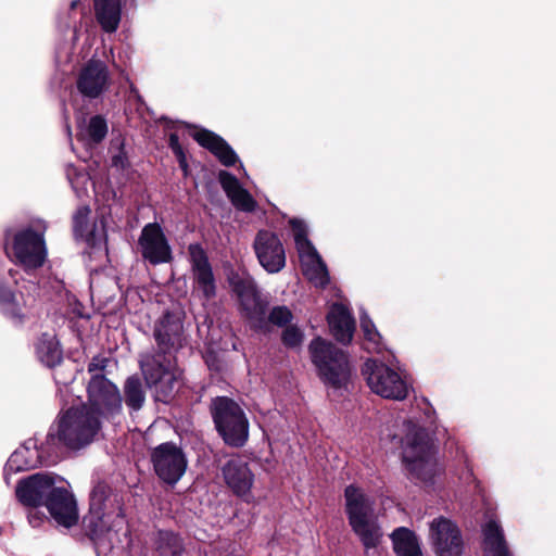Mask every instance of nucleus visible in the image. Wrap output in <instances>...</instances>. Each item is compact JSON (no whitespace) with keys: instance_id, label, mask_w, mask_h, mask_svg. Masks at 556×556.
Returning a JSON list of instances; mask_svg holds the SVG:
<instances>
[{"instance_id":"obj_31","label":"nucleus","mask_w":556,"mask_h":556,"mask_svg":"<svg viewBox=\"0 0 556 556\" xmlns=\"http://www.w3.org/2000/svg\"><path fill=\"white\" fill-rule=\"evenodd\" d=\"M123 392V401H125L126 406L130 410L138 412L143 407L146 403V390L138 375H131L125 380Z\"/></svg>"},{"instance_id":"obj_29","label":"nucleus","mask_w":556,"mask_h":556,"mask_svg":"<svg viewBox=\"0 0 556 556\" xmlns=\"http://www.w3.org/2000/svg\"><path fill=\"white\" fill-rule=\"evenodd\" d=\"M153 547L159 556H182L184 539L172 530H159L153 538Z\"/></svg>"},{"instance_id":"obj_43","label":"nucleus","mask_w":556,"mask_h":556,"mask_svg":"<svg viewBox=\"0 0 556 556\" xmlns=\"http://www.w3.org/2000/svg\"><path fill=\"white\" fill-rule=\"evenodd\" d=\"M361 329L364 333L365 340L372 342L375 344L379 343L381 334L377 330L374 321L366 314L361 316Z\"/></svg>"},{"instance_id":"obj_11","label":"nucleus","mask_w":556,"mask_h":556,"mask_svg":"<svg viewBox=\"0 0 556 556\" xmlns=\"http://www.w3.org/2000/svg\"><path fill=\"white\" fill-rule=\"evenodd\" d=\"M430 538L437 556H462L464 542L458 527L445 517L430 523Z\"/></svg>"},{"instance_id":"obj_48","label":"nucleus","mask_w":556,"mask_h":556,"mask_svg":"<svg viewBox=\"0 0 556 556\" xmlns=\"http://www.w3.org/2000/svg\"><path fill=\"white\" fill-rule=\"evenodd\" d=\"M177 159V162L179 164V168L181 169L184 177H188L189 175V165L187 161V154L186 151H180L178 153L174 154Z\"/></svg>"},{"instance_id":"obj_6","label":"nucleus","mask_w":556,"mask_h":556,"mask_svg":"<svg viewBox=\"0 0 556 556\" xmlns=\"http://www.w3.org/2000/svg\"><path fill=\"white\" fill-rule=\"evenodd\" d=\"M140 369L154 401L169 404L179 388L176 358L151 354L140 362Z\"/></svg>"},{"instance_id":"obj_10","label":"nucleus","mask_w":556,"mask_h":556,"mask_svg":"<svg viewBox=\"0 0 556 556\" xmlns=\"http://www.w3.org/2000/svg\"><path fill=\"white\" fill-rule=\"evenodd\" d=\"M153 338L156 350L153 354L176 358L177 352L184 346V323L178 313L166 309L154 323Z\"/></svg>"},{"instance_id":"obj_3","label":"nucleus","mask_w":556,"mask_h":556,"mask_svg":"<svg viewBox=\"0 0 556 556\" xmlns=\"http://www.w3.org/2000/svg\"><path fill=\"white\" fill-rule=\"evenodd\" d=\"M214 428L224 444L241 448L249 441L250 421L242 406L232 397L218 395L208 405Z\"/></svg>"},{"instance_id":"obj_52","label":"nucleus","mask_w":556,"mask_h":556,"mask_svg":"<svg viewBox=\"0 0 556 556\" xmlns=\"http://www.w3.org/2000/svg\"><path fill=\"white\" fill-rule=\"evenodd\" d=\"M253 243H255V244L263 243L262 239H261V232L256 236V238H255Z\"/></svg>"},{"instance_id":"obj_30","label":"nucleus","mask_w":556,"mask_h":556,"mask_svg":"<svg viewBox=\"0 0 556 556\" xmlns=\"http://www.w3.org/2000/svg\"><path fill=\"white\" fill-rule=\"evenodd\" d=\"M260 264L268 273H278L286 265L283 245H253Z\"/></svg>"},{"instance_id":"obj_13","label":"nucleus","mask_w":556,"mask_h":556,"mask_svg":"<svg viewBox=\"0 0 556 556\" xmlns=\"http://www.w3.org/2000/svg\"><path fill=\"white\" fill-rule=\"evenodd\" d=\"M222 473L226 485L231 492L249 503L251 489L254 483V473L248 462L241 457L230 458L222 467Z\"/></svg>"},{"instance_id":"obj_46","label":"nucleus","mask_w":556,"mask_h":556,"mask_svg":"<svg viewBox=\"0 0 556 556\" xmlns=\"http://www.w3.org/2000/svg\"><path fill=\"white\" fill-rule=\"evenodd\" d=\"M28 522L29 525L33 527V528H37V527H40L41 523L45 521V520H48L47 516L45 515V513L38 510V508H31V510L28 513Z\"/></svg>"},{"instance_id":"obj_45","label":"nucleus","mask_w":556,"mask_h":556,"mask_svg":"<svg viewBox=\"0 0 556 556\" xmlns=\"http://www.w3.org/2000/svg\"><path fill=\"white\" fill-rule=\"evenodd\" d=\"M16 300L15 292L0 280V307Z\"/></svg>"},{"instance_id":"obj_22","label":"nucleus","mask_w":556,"mask_h":556,"mask_svg":"<svg viewBox=\"0 0 556 556\" xmlns=\"http://www.w3.org/2000/svg\"><path fill=\"white\" fill-rule=\"evenodd\" d=\"M5 254L25 270L37 269L47 258L46 245H3Z\"/></svg>"},{"instance_id":"obj_16","label":"nucleus","mask_w":556,"mask_h":556,"mask_svg":"<svg viewBox=\"0 0 556 556\" xmlns=\"http://www.w3.org/2000/svg\"><path fill=\"white\" fill-rule=\"evenodd\" d=\"M51 518L64 528L78 522V508L74 495L63 486H54L45 505Z\"/></svg>"},{"instance_id":"obj_15","label":"nucleus","mask_w":556,"mask_h":556,"mask_svg":"<svg viewBox=\"0 0 556 556\" xmlns=\"http://www.w3.org/2000/svg\"><path fill=\"white\" fill-rule=\"evenodd\" d=\"M192 279L205 300L216 296L217 286L212 265L202 245H189Z\"/></svg>"},{"instance_id":"obj_41","label":"nucleus","mask_w":556,"mask_h":556,"mask_svg":"<svg viewBox=\"0 0 556 556\" xmlns=\"http://www.w3.org/2000/svg\"><path fill=\"white\" fill-rule=\"evenodd\" d=\"M289 230L292 233L293 243H312L308 239V225L299 217H292L288 220Z\"/></svg>"},{"instance_id":"obj_53","label":"nucleus","mask_w":556,"mask_h":556,"mask_svg":"<svg viewBox=\"0 0 556 556\" xmlns=\"http://www.w3.org/2000/svg\"><path fill=\"white\" fill-rule=\"evenodd\" d=\"M162 121H165L167 122L168 124H173V122L170 119H168L167 117H162Z\"/></svg>"},{"instance_id":"obj_39","label":"nucleus","mask_w":556,"mask_h":556,"mask_svg":"<svg viewBox=\"0 0 556 556\" xmlns=\"http://www.w3.org/2000/svg\"><path fill=\"white\" fill-rule=\"evenodd\" d=\"M229 283L232 291L238 296L239 302L257 292L256 288L251 281L240 277L239 275H232L229 278Z\"/></svg>"},{"instance_id":"obj_7","label":"nucleus","mask_w":556,"mask_h":556,"mask_svg":"<svg viewBox=\"0 0 556 556\" xmlns=\"http://www.w3.org/2000/svg\"><path fill=\"white\" fill-rule=\"evenodd\" d=\"M83 404L102 424L113 420L123 412V396L119 389L103 374L91 376L87 386V401Z\"/></svg>"},{"instance_id":"obj_23","label":"nucleus","mask_w":556,"mask_h":556,"mask_svg":"<svg viewBox=\"0 0 556 556\" xmlns=\"http://www.w3.org/2000/svg\"><path fill=\"white\" fill-rule=\"evenodd\" d=\"M96 20L104 33L117 30L122 20V0H93Z\"/></svg>"},{"instance_id":"obj_24","label":"nucleus","mask_w":556,"mask_h":556,"mask_svg":"<svg viewBox=\"0 0 556 556\" xmlns=\"http://www.w3.org/2000/svg\"><path fill=\"white\" fill-rule=\"evenodd\" d=\"M390 540L395 556H424L418 535L406 527L395 528Z\"/></svg>"},{"instance_id":"obj_2","label":"nucleus","mask_w":556,"mask_h":556,"mask_svg":"<svg viewBox=\"0 0 556 556\" xmlns=\"http://www.w3.org/2000/svg\"><path fill=\"white\" fill-rule=\"evenodd\" d=\"M308 353L316 374L324 386L332 391H348L352 380V365L349 354L331 341L314 338Z\"/></svg>"},{"instance_id":"obj_35","label":"nucleus","mask_w":556,"mask_h":556,"mask_svg":"<svg viewBox=\"0 0 556 556\" xmlns=\"http://www.w3.org/2000/svg\"><path fill=\"white\" fill-rule=\"evenodd\" d=\"M293 319V314L291 309L286 305H277L274 306L268 313L266 320H268L269 331L271 330V325L277 327H287L291 325Z\"/></svg>"},{"instance_id":"obj_14","label":"nucleus","mask_w":556,"mask_h":556,"mask_svg":"<svg viewBox=\"0 0 556 556\" xmlns=\"http://www.w3.org/2000/svg\"><path fill=\"white\" fill-rule=\"evenodd\" d=\"M109 84L108 66L100 60H89L79 71L76 88L88 99L100 97Z\"/></svg>"},{"instance_id":"obj_26","label":"nucleus","mask_w":556,"mask_h":556,"mask_svg":"<svg viewBox=\"0 0 556 556\" xmlns=\"http://www.w3.org/2000/svg\"><path fill=\"white\" fill-rule=\"evenodd\" d=\"M403 464L408 471V478L425 483H432L435 476L434 464L430 454L410 456L403 454Z\"/></svg>"},{"instance_id":"obj_28","label":"nucleus","mask_w":556,"mask_h":556,"mask_svg":"<svg viewBox=\"0 0 556 556\" xmlns=\"http://www.w3.org/2000/svg\"><path fill=\"white\" fill-rule=\"evenodd\" d=\"M483 545L489 556H511L501 526L490 520L482 529Z\"/></svg>"},{"instance_id":"obj_34","label":"nucleus","mask_w":556,"mask_h":556,"mask_svg":"<svg viewBox=\"0 0 556 556\" xmlns=\"http://www.w3.org/2000/svg\"><path fill=\"white\" fill-rule=\"evenodd\" d=\"M141 255L152 265L168 263L173 258L170 245H141Z\"/></svg>"},{"instance_id":"obj_9","label":"nucleus","mask_w":556,"mask_h":556,"mask_svg":"<svg viewBox=\"0 0 556 556\" xmlns=\"http://www.w3.org/2000/svg\"><path fill=\"white\" fill-rule=\"evenodd\" d=\"M150 460L156 477L170 486L177 484L188 467L185 452L172 441L161 443L152 448Z\"/></svg>"},{"instance_id":"obj_27","label":"nucleus","mask_w":556,"mask_h":556,"mask_svg":"<svg viewBox=\"0 0 556 556\" xmlns=\"http://www.w3.org/2000/svg\"><path fill=\"white\" fill-rule=\"evenodd\" d=\"M36 353L42 364L49 368L60 365L63 361V351L54 334L43 332L36 343Z\"/></svg>"},{"instance_id":"obj_1","label":"nucleus","mask_w":556,"mask_h":556,"mask_svg":"<svg viewBox=\"0 0 556 556\" xmlns=\"http://www.w3.org/2000/svg\"><path fill=\"white\" fill-rule=\"evenodd\" d=\"M102 422L96 417L83 403L78 406L67 408L62 415L59 416L56 427H50L46 437V442L40 447L37 446L35 440L29 439L24 445L16 450L9 458V464L16 470H25L34 466L31 459H22L26 453L30 452L33 446L36 457L45 448L53 446H65L72 451H79L92 442H94L102 429Z\"/></svg>"},{"instance_id":"obj_33","label":"nucleus","mask_w":556,"mask_h":556,"mask_svg":"<svg viewBox=\"0 0 556 556\" xmlns=\"http://www.w3.org/2000/svg\"><path fill=\"white\" fill-rule=\"evenodd\" d=\"M205 365L210 370L211 377L217 381H222L228 372V364L224 356L214 350H206L203 355Z\"/></svg>"},{"instance_id":"obj_40","label":"nucleus","mask_w":556,"mask_h":556,"mask_svg":"<svg viewBox=\"0 0 556 556\" xmlns=\"http://www.w3.org/2000/svg\"><path fill=\"white\" fill-rule=\"evenodd\" d=\"M137 243H167L165 235L157 223L146 225Z\"/></svg>"},{"instance_id":"obj_36","label":"nucleus","mask_w":556,"mask_h":556,"mask_svg":"<svg viewBox=\"0 0 556 556\" xmlns=\"http://www.w3.org/2000/svg\"><path fill=\"white\" fill-rule=\"evenodd\" d=\"M87 135L92 143H100L108 135V124L103 116L94 115L89 119Z\"/></svg>"},{"instance_id":"obj_21","label":"nucleus","mask_w":556,"mask_h":556,"mask_svg":"<svg viewBox=\"0 0 556 556\" xmlns=\"http://www.w3.org/2000/svg\"><path fill=\"white\" fill-rule=\"evenodd\" d=\"M241 311L248 320L250 328L255 332L268 333V320H266L269 302L257 291L239 302Z\"/></svg>"},{"instance_id":"obj_50","label":"nucleus","mask_w":556,"mask_h":556,"mask_svg":"<svg viewBox=\"0 0 556 556\" xmlns=\"http://www.w3.org/2000/svg\"><path fill=\"white\" fill-rule=\"evenodd\" d=\"M168 147H169V149L172 150V152L174 154L185 150L182 148V146L180 144L179 137H178V135L176 132H170L169 134V136H168Z\"/></svg>"},{"instance_id":"obj_19","label":"nucleus","mask_w":556,"mask_h":556,"mask_svg":"<svg viewBox=\"0 0 556 556\" xmlns=\"http://www.w3.org/2000/svg\"><path fill=\"white\" fill-rule=\"evenodd\" d=\"M326 320L337 342L349 345L356 329V321L350 309L342 303H333L327 313Z\"/></svg>"},{"instance_id":"obj_20","label":"nucleus","mask_w":556,"mask_h":556,"mask_svg":"<svg viewBox=\"0 0 556 556\" xmlns=\"http://www.w3.org/2000/svg\"><path fill=\"white\" fill-rule=\"evenodd\" d=\"M217 178L227 198L237 210L248 213L255 210L256 201L251 193L241 186L239 179L233 174L220 169Z\"/></svg>"},{"instance_id":"obj_51","label":"nucleus","mask_w":556,"mask_h":556,"mask_svg":"<svg viewBox=\"0 0 556 556\" xmlns=\"http://www.w3.org/2000/svg\"><path fill=\"white\" fill-rule=\"evenodd\" d=\"M108 247L109 245H96V244L88 245V249L84 253L88 254V255H91L93 253H103L104 256L106 257L108 253H109Z\"/></svg>"},{"instance_id":"obj_42","label":"nucleus","mask_w":556,"mask_h":556,"mask_svg":"<svg viewBox=\"0 0 556 556\" xmlns=\"http://www.w3.org/2000/svg\"><path fill=\"white\" fill-rule=\"evenodd\" d=\"M0 312L9 318L14 326H22L26 320L21 305L15 301L0 307Z\"/></svg>"},{"instance_id":"obj_25","label":"nucleus","mask_w":556,"mask_h":556,"mask_svg":"<svg viewBox=\"0 0 556 556\" xmlns=\"http://www.w3.org/2000/svg\"><path fill=\"white\" fill-rule=\"evenodd\" d=\"M47 223L43 219L35 218L29 224L21 228L15 233L12 228L4 229V243H46L45 235L47 231Z\"/></svg>"},{"instance_id":"obj_8","label":"nucleus","mask_w":556,"mask_h":556,"mask_svg":"<svg viewBox=\"0 0 556 556\" xmlns=\"http://www.w3.org/2000/svg\"><path fill=\"white\" fill-rule=\"evenodd\" d=\"M362 375L372 392L384 399L402 401L408 390L405 381L391 367L368 358L362 366Z\"/></svg>"},{"instance_id":"obj_38","label":"nucleus","mask_w":556,"mask_h":556,"mask_svg":"<svg viewBox=\"0 0 556 556\" xmlns=\"http://www.w3.org/2000/svg\"><path fill=\"white\" fill-rule=\"evenodd\" d=\"M281 343L287 349H298L303 344L304 332L296 325H289L281 332Z\"/></svg>"},{"instance_id":"obj_4","label":"nucleus","mask_w":556,"mask_h":556,"mask_svg":"<svg viewBox=\"0 0 556 556\" xmlns=\"http://www.w3.org/2000/svg\"><path fill=\"white\" fill-rule=\"evenodd\" d=\"M344 511L352 531L358 536L365 549L376 548L381 541L382 532L372 520L374 501L355 484L344 489Z\"/></svg>"},{"instance_id":"obj_32","label":"nucleus","mask_w":556,"mask_h":556,"mask_svg":"<svg viewBox=\"0 0 556 556\" xmlns=\"http://www.w3.org/2000/svg\"><path fill=\"white\" fill-rule=\"evenodd\" d=\"M431 444L425 428L414 427L406 434V448L403 454L410 456L430 454Z\"/></svg>"},{"instance_id":"obj_17","label":"nucleus","mask_w":556,"mask_h":556,"mask_svg":"<svg viewBox=\"0 0 556 556\" xmlns=\"http://www.w3.org/2000/svg\"><path fill=\"white\" fill-rule=\"evenodd\" d=\"M185 127L195 129L191 137L199 146L210 151L224 166H233L239 157L231 146L216 132L198 127L197 125L184 123Z\"/></svg>"},{"instance_id":"obj_12","label":"nucleus","mask_w":556,"mask_h":556,"mask_svg":"<svg viewBox=\"0 0 556 556\" xmlns=\"http://www.w3.org/2000/svg\"><path fill=\"white\" fill-rule=\"evenodd\" d=\"M54 486L52 475L37 472L17 482L15 495L22 505L39 508L45 505Z\"/></svg>"},{"instance_id":"obj_47","label":"nucleus","mask_w":556,"mask_h":556,"mask_svg":"<svg viewBox=\"0 0 556 556\" xmlns=\"http://www.w3.org/2000/svg\"><path fill=\"white\" fill-rule=\"evenodd\" d=\"M108 359L101 356H94L91 362L88 364V371L93 372L97 370H104L106 367Z\"/></svg>"},{"instance_id":"obj_37","label":"nucleus","mask_w":556,"mask_h":556,"mask_svg":"<svg viewBox=\"0 0 556 556\" xmlns=\"http://www.w3.org/2000/svg\"><path fill=\"white\" fill-rule=\"evenodd\" d=\"M299 252H307L308 255L313 256L317 261L316 278L319 279V286L325 288L329 282V274L326 264L321 260L320 255L315 249V245H296Z\"/></svg>"},{"instance_id":"obj_54","label":"nucleus","mask_w":556,"mask_h":556,"mask_svg":"<svg viewBox=\"0 0 556 556\" xmlns=\"http://www.w3.org/2000/svg\"><path fill=\"white\" fill-rule=\"evenodd\" d=\"M76 5H77V1H73V2L71 3V8H72V9H74Z\"/></svg>"},{"instance_id":"obj_44","label":"nucleus","mask_w":556,"mask_h":556,"mask_svg":"<svg viewBox=\"0 0 556 556\" xmlns=\"http://www.w3.org/2000/svg\"><path fill=\"white\" fill-rule=\"evenodd\" d=\"M129 165L130 164L128 161L127 153L124 149V146L122 144L118 152L112 156V166L121 169H126L129 167Z\"/></svg>"},{"instance_id":"obj_18","label":"nucleus","mask_w":556,"mask_h":556,"mask_svg":"<svg viewBox=\"0 0 556 556\" xmlns=\"http://www.w3.org/2000/svg\"><path fill=\"white\" fill-rule=\"evenodd\" d=\"M91 210L89 206H80L77 208L73 216V233L75 240H81L85 243H108V236L105 230V220L89 223V215Z\"/></svg>"},{"instance_id":"obj_49","label":"nucleus","mask_w":556,"mask_h":556,"mask_svg":"<svg viewBox=\"0 0 556 556\" xmlns=\"http://www.w3.org/2000/svg\"><path fill=\"white\" fill-rule=\"evenodd\" d=\"M168 147H169V149L172 150V152L174 154L185 150L182 148V146L180 144L179 137H178V135L176 132H170L169 134V136H168Z\"/></svg>"},{"instance_id":"obj_5","label":"nucleus","mask_w":556,"mask_h":556,"mask_svg":"<svg viewBox=\"0 0 556 556\" xmlns=\"http://www.w3.org/2000/svg\"><path fill=\"white\" fill-rule=\"evenodd\" d=\"M112 502L117 504V516L122 515V507L117 500V494L111 486L104 482L96 484L89 496V510L83 517L81 531L94 544H104L110 541L112 531L110 510Z\"/></svg>"}]
</instances>
